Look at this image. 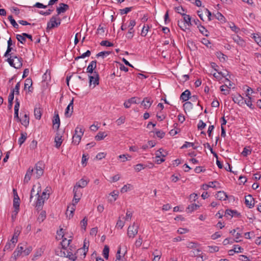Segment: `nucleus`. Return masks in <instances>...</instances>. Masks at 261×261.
Returning a JSON list of instances; mask_svg holds the SVG:
<instances>
[{"mask_svg":"<svg viewBox=\"0 0 261 261\" xmlns=\"http://www.w3.org/2000/svg\"><path fill=\"white\" fill-rule=\"evenodd\" d=\"M74 134L72 137V143L75 145H77L81 142V138L84 135V130L82 126H77L74 131Z\"/></svg>","mask_w":261,"mask_h":261,"instance_id":"f257e3e1","label":"nucleus"},{"mask_svg":"<svg viewBox=\"0 0 261 261\" xmlns=\"http://www.w3.org/2000/svg\"><path fill=\"white\" fill-rule=\"evenodd\" d=\"M10 65L16 69H19L22 66V60L21 58L16 56H12L7 59Z\"/></svg>","mask_w":261,"mask_h":261,"instance_id":"f03ea898","label":"nucleus"},{"mask_svg":"<svg viewBox=\"0 0 261 261\" xmlns=\"http://www.w3.org/2000/svg\"><path fill=\"white\" fill-rule=\"evenodd\" d=\"M75 252V249H72L71 247H67V248H63V250H61V255L63 254L64 256L68 257L70 260L74 261L77 257Z\"/></svg>","mask_w":261,"mask_h":261,"instance_id":"7ed1b4c3","label":"nucleus"},{"mask_svg":"<svg viewBox=\"0 0 261 261\" xmlns=\"http://www.w3.org/2000/svg\"><path fill=\"white\" fill-rule=\"evenodd\" d=\"M139 225L134 222L132 225H129L127 229V236L129 238H134L137 234Z\"/></svg>","mask_w":261,"mask_h":261,"instance_id":"20e7f679","label":"nucleus"},{"mask_svg":"<svg viewBox=\"0 0 261 261\" xmlns=\"http://www.w3.org/2000/svg\"><path fill=\"white\" fill-rule=\"evenodd\" d=\"M60 23L61 19L60 18H57L56 16H53L50 18L49 22L47 23V29H51L58 27Z\"/></svg>","mask_w":261,"mask_h":261,"instance_id":"39448f33","label":"nucleus"},{"mask_svg":"<svg viewBox=\"0 0 261 261\" xmlns=\"http://www.w3.org/2000/svg\"><path fill=\"white\" fill-rule=\"evenodd\" d=\"M80 189V188L76 186H74L73 188L74 197L73 201L75 203H77L80 201L82 195V193Z\"/></svg>","mask_w":261,"mask_h":261,"instance_id":"423d86ee","label":"nucleus"},{"mask_svg":"<svg viewBox=\"0 0 261 261\" xmlns=\"http://www.w3.org/2000/svg\"><path fill=\"white\" fill-rule=\"evenodd\" d=\"M90 85L93 83L94 87L99 84V75L97 71H94L93 75H89Z\"/></svg>","mask_w":261,"mask_h":261,"instance_id":"0eeeda50","label":"nucleus"},{"mask_svg":"<svg viewBox=\"0 0 261 261\" xmlns=\"http://www.w3.org/2000/svg\"><path fill=\"white\" fill-rule=\"evenodd\" d=\"M36 195H38V198L36 202V207L37 210H41L43 205L44 204L45 197L40 196L38 192L37 193Z\"/></svg>","mask_w":261,"mask_h":261,"instance_id":"6e6552de","label":"nucleus"},{"mask_svg":"<svg viewBox=\"0 0 261 261\" xmlns=\"http://www.w3.org/2000/svg\"><path fill=\"white\" fill-rule=\"evenodd\" d=\"M69 9V6L64 3H60L59 7L57 8L56 11L57 14L59 15L65 13Z\"/></svg>","mask_w":261,"mask_h":261,"instance_id":"1a4fd4ad","label":"nucleus"},{"mask_svg":"<svg viewBox=\"0 0 261 261\" xmlns=\"http://www.w3.org/2000/svg\"><path fill=\"white\" fill-rule=\"evenodd\" d=\"M245 203L246 206H247L250 208L254 206V200L251 195H248L245 196Z\"/></svg>","mask_w":261,"mask_h":261,"instance_id":"9d476101","label":"nucleus"},{"mask_svg":"<svg viewBox=\"0 0 261 261\" xmlns=\"http://www.w3.org/2000/svg\"><path fill=\"white\" fill-rule=\"evenodd\" d=\"M231 38L233 39L234 42L239 46L243 47L245 45V41L238 35H233L231 36Z\"/></svg>","mask_w":261,"mask_h":261,"instance_id":"9b49d317","label":"nucleus"},{"mask_svg":"<svg viewBox=\"0 0 261 261\" xmlns=\"http://www.w3.org/2000/svg\"><path fill=\"white\" fill-rule=\"evenodd\" d=\"M232 98L234 102L237 103L240 106H242L244 104V98L240 94H237L233 95Z\"/></svg>","mask_w":261,"mask_h":261,"instance_id":"f8f14e48","label":"nucleus"},{"mask_svg":"<svg viewBox=\"0 0 261 261\" xmlns=\"http://www.w3.org/2000/svg\"><path fill=\"white\" fill-rule=\"evenodd\" d=\"M24 245H22V244H19L16 248V249L15 250V251L13 252V256L16 259L17 257L19 256L20 255L23 254V249L24 247Z\"/></svg>","mask_w":261,"mask_h":261,"instance_id":"ddd939ff","label":"nucleus"},{"mask_svg":"<svg viewBox=\"0 0 261 261\" xmlns=\"http://www.w3.org/2000/svg\"><path fill=\"white\" fill-rule=\"evenodd\" d=\"M53 128L58 129L60 125V120L59 114L57 112H55V116L53 120Z\"/></svg>","mask_w":261,"mask_h":261,"instance_id":"4468645a","label":"nucleus"},{"mask_svg":"<svg viewBox=\"0 0 261 261\" xmlns=\"http://www.w3.org/2000/svg\"><path fill=\"white\" fill-rule=\"evenodd\" d=\"M39 163L36 165L34 170V175L36 178H39L43 173V170L41 166H38Z\"/></svg>","mask_w":261,"mask_h":261,"instance_id":"2eb2a0df","label":"nucleus"},{"mask_svg":"<svg viewBox=\"0 0 261 261\" xmlns=\"http://www.w3.org/2000/svg\"><path fill=\"white\" fill-rule=\"evenodd\" d=\"M73 109V99L71 100L69 104L65 110V115L67 117H69L71 115Z\"/></svg>","mask_w":261,"mask_h":261,"instance_id":"dca6fc26","label":"nucleus"},{"mask_svg":"<svg viewBox=\"0 0 261 261\" xmlns=\"http://www.w3.org/2000/svg\"><path fill=\"white\" fill-rule=\"evenodd\" d=\"M152 102L153 100L150 98L145 97L142 101L141 105L143 106L144 109H148L150 107Z\"/></svg>","mask_w":261,"mask_h":261,"instance_id":"f3484780","label":"nucleus"},{"mask_svg":"<svg viewBox=\"0 0 261 261\" xmlns=\"http://www.w3.org/2000/svg\"><path fill=\"white\" fill-rule=\"evenodd\" d=\"M96 61H92L87 68V72L94 74V72L96 71L95 69L96 67Z\"/></svg>","mask_w":261,"mask_h":261,"instance_id":"a211bd4d","label":"nucleus"},{"mask_svg":"<svg viewBox=\"0 0 261 261\" xmlns=\"http://www.w3.org/2000/svg\"><path fill=\"white\" fill-rule=\"evenodd\" d=\"M89 248V243L86 242V240H85L84 242L83 247L82 248H80L77 250V252H83L84 257H85L87 252L88 251Z\"/></svg>","mask_w":261,"mask_h":261,"instance_id":"6ab92c4d","label":"nucleus"},{"mask_svg":"<svg viewBox=\"0 0 261 261\" xmlns=\"http://www.w3.org/2000/svg\"><path fill=\"white\" fill-rule=\"evenodd\" d=\"M216 197L219 200H226L228 196L224 191H219L216 194Z\"/></svg>","mask_w":261,"mask_h":261,"instance_id":"aec40b11","label":"nucleus"},{"mask_svg":"<svg viewBox=\"0 0 261 261\" xmlns=\"http://www.w3.org/2000/svg\"><path fill=\"white\" fill-rule=\"evenodd\" d=\"M190 91L189 90H186L181 93L180 98L183 101H186L190 99Z\"/></svg>","mask_w":261,"mask_h":261,"instance_id":"412c9836","label":"nucleus"},{"mask_svg":"<svg viewBox=\"0 0 261 261\" xmlns=\"http://www.w3.org/2000/svg\"><path fill=\"white\" fill-rule=\"evenodd\" d=\"M16 244V242H12V240H10V242H8L5 245L4 251H10L12 250Z\"/></svg>","mask_w":261,"mask_h":261,"instance_id":"4be33fe9","label":"nucleus"},{"mask_svg":"<svg viewBox=\"0 0 261 261\" xmlns=\"http://www.w3.org/2000/svg\"><path fill=\"white\" fill-rule=\"evenodd\" d=\"M19 205L20 199L18 195H16V197H15L13 199V207L15 209L16 213L17 212V211H19Z\"/></svg>","mask_w":261,"mask_h":261,"instance_id":"5701e85b","label":"nucleus"},{"mask_svg":"<svg viewBox=\"0 0 261 261\" xmlns=\"http://www.w3.org/2000/svg\"><path fill=\"white\" fill-rule=\"evenodd\" d=\"M62 137L58 133L57 134V136L55 138V142H56V147L57 148H59L63 142V140L62 139Z\"/></svg>","mask_w":261,"mask_h":261,"instance_id":"b1692460","label":"nucleus"},{"mask_svg":"<svg viewBox=\"0 0 261 261\" xmlns=\"http://www.w3.org/2000/svg\"><path fill=\"white\" fill-rule=\"evenodd\" d=\"M61 239H62V241L61 243L62 247V250H63V248H67L68 247H69V245L70 244L72 240L71 239H67L65 237H64L63 238H61Z\"/></svg>","mask_w":261,"mask_h":261,"instance_id":"393cba45","label":"nucleus"},{"mask_svg":"<svg viewBox=\"0 0 261 261\" xmlns=\"http://www.w3.org/2000/svg\"><path fill=\"white\" fill-rule=\"evenodd\" d=\"M34 172V169L29 168L25 175V177L24 178V182H28V181L31 179V177L32 175L33 174V173Z\"/></svg>","mask_w":261,"mask_h":261,"instance_id":"a878e982","label":"nucleus"},{"mask_svg":"<svg viewBox=\"0 0 261 261\" xmlns=\"http://www.w3.org/2000/svg\"><path fill=\"white\" fill-rule=\"evenodd\" d=\"M89 180L82 178L80 180L76 182L75 186H77L80 188H83L87 186Z\"/></svg>","mask_w":261,"mask_h":261,"instance_id":"bb28decb","label":"nucleus"},{"mask_svg":"<svg viewBox=\"0 0 261 261\" xmlns=\"http://www.w3.org/2000/svg\"><path fill=\"white\" fill-rule=\"evenodd\" d=\"M34 116L36 119L39 120L40 119L42 116V111L41 108L38 107H36L34 109Z\"/></svg>","mask_w":261,"mask_h":261,"instance_id":"cd10ccee","label":"nucleus"},{"mask_svg":"<svg viewBox=\"0 0 261 261\" xmlns=\"http://www.w3.org/2000/svg\"><path fill=\"white\" fill-rule=\"evenodd\" d=\"M19 122H20L21 124L25 127L29 125V117L28 116V115L26 114H24V116L22 117V118L20 119V121H19Z\"/></svg>","mask_w":261,"mask_h":261,"instance_id":"c85d7f7f","label":"nucleus"},{"mask_svg":"<svg viewBox=\"0 0 261 261\" xmlns=\"http://www.w3.org/2000/svg\"><path fill=\"white\" fill-rule=\"evenodd\" d=\"M167 152L162 149H160L155 153L156 158H165L167 155Z\"/></svg>","mask_w":261,"mask_h":261,"instance_id":"c756f323","label":"nucleus"},{"mask_svg":"<svg viewBox=\"0 0 261 261\" xmlns=\"http://www.w3.org/2000/svg\"><path fill=\"white\" fill-rule=\"evenodd\" d=\"M199 206H200L198 204L192 203L188 206L186 211L188 213H192V212L197 210Z\"/></svg>","mask_w":261,"mask_h":261,"instance_id":"7c9ffc66","label":"nucleus"},{"mask_svg":"<svg viewBox=\"0 0 261 261\" xmlns=\"http://www.w3.org/2000/svg\"><path fill=\"white\" fill-rule=\"evenodd\" d=\"M239 214L238 213L237 211L235 210H226L225 212V216L227 217V216H230L231 217L233 216H238Z\"/></svg>","mask_w":261,"mask_h":261,"instance_id":"2f4dec72","label":"nucleus"},{"mask_svg":"<svg viewBox=\"0 0 261 261\" xmlns=\"http://www.w3.org/2000/svg\"><path fill=\"white\" fill-rule=\"evenodd\" d=\"M182 15L183 16L184 19L182 21H184V22L186 23L189 26H191L192 25L191 23V17L190 15H187L186 14H182Z\"/></svg>","mask_w":261,"mask_h":261,"instance_id":"473e14b6","label":"nucleus"},{"mask_svg":"<svg viewBox=\"0 0 261 261\" xmlns=\"http://www.w3.org/2000/svg\"><path fill=\"white\" fill-rule=\"evenodd\" d=\"M75 203L72 204V205L68 206V208H67V212H70V214L69 215V218H70L73 217V212H74L75 209Z\"/></svg>","mask_w":261,"mask_h":261,"instance_id":"72a5a7b5","label":"nucleus"},{"mask_svg":"<svg viewBox=\"0 0 261 261\" xmlns=\"http://www.w3.org/2000/svg\"><path fill=\"white\" fill-rule=\"evenodd\" d=\"M178 25L183 31H185L187 29H188L189 25L186 24L182 20L178 21Z\"/></svg>","mask_w":261,"mask_h":261,"instance_id":"f704fd0d","label":"nucleus"},{"mask_svg":"<svg viewBox=\"0 0 261 261\" xmlns=\"http://www.w3.org/2000/svg\"><path fill=\"white\" fill-rule=\"evenodd\" d=\"M32 85V81L30 78H28L25 80L24 89H26L28 88L29 91H31L30 88Z\"/></svg>","mask_w":261,"mask_h":261,"instance_id":"c9c22d12","label":"nucleus"},{"mask_svg":"<svg viewBox=\"0 0 261 261\" xmlns=\"http://www.w3.org/2000/svg\"><path fill=\"white\" fill-rule=\"evenodd\" d=\"M46 218V212L44 211L41 212L40 214L39 215L37 220L39 222V223L42 222Z\"/></svg>","mask_w":261,"mask_h":261,"instance_id":"e433bc0d","label":"nucleus"},{"mask_svg":"<svg viewBox=\"0 0 261 261\" xmlns=\"http://www.w3.org/2000/svg\"><path fill=\"white\" fill-rule=\"evenodd\" d=\"M107 136V135L105 132H100L97 134L95 138L96 140L100 141L103 139Z\"/></svg>","mask_w":261,"mask_h":261,"instance_id":"4c0bfd02","label":"nucleus"},{"mask_svg":"<svg viewBox=\"0 0 261 261\" xmlns=\"http://www.w3.org/2000/svg\"><path fill=\"white\" fill-rule=\"evenodd\" d=\"M109 253V247L108 245H105L102 251V254L106 259H108Z\"/></svg>","mask_w":261,"mask_h":261,"instance_id":"58836bf2","label":"nucleus"},{"mask_svg":"<svg viewBox=\"0 0 261 261\" xmlns=\"http://www.w3.org/2000/svg\"><path fill=\"white\" fill-rule=\"evenodd\" d=\"M43 79L45 82H48L50 80V72L47 70L43 75Z\"/></svg>","mask_w":261,"mask_h":261,"instance_id":"ea45409f","label":"nucleus"},{"mask_svg":"<svg viewBox=\"0 0 261 261\" xmlns=\"http://www.w3.org/2000/svg\"><path fill=\"white\" fill-rule=\"evenodd\" d=\"M27 139V134L26 133H21V137L18 139V143L20 146H21L24 142Z\"/></svg>","mask_w":261,"mask_h":261,"instance_id":"a19ab883","label":"nucleus"},{"mask_svg":"<svg viewBox=\"0 0 261 261\" xmlns=\"http://www.w3.org/2000/svg\"><path fill=\"white\" fill-rule=\"evenodd\" d=\"M8 19L10 21L11 24L13 25V27L16 29H18L19 25L17 23V22L15 21V20L13 18V17L10 15L8 16Z\"/></svg>","mask_w":261,"mask_h":261,"instance_id":"79ce46f5","label":"nucleus"},{"mask_svg":"<svg viewBox=\"0 0 261 261\" xmlns=\"http://www.w3.org/2000/svg\"><path fill=\"white\" fill-rule=\"evenodd\" d=\"M188 147H192L193 149H196L197 147L194 145L193 143L185 142V144L181 146V148H185Z\"/></svg>","mask_w":261,"mask_h":261,"instance_id":"37998d69","label":"nucleus"},{"mask_svg":"<svg viewBox=\"0 0 261 261\" xmlns=\"http://www.w3.org/2000/svg\"><path fill=\"white\" fill-rule=\"evenodd\" d=\"M121 248L119 247L117 250L116 254V259L115 261H124L123 256L120 255Z\"/></svg>","mask_w":261,"mask_h":261,"instance_id":"c03bdc74","label":"nucleus"},{"mask_svg":"<svg viewBox=\"0 0 261 261\" xmlns=\"http://www.w3.org/2000/svg\"><path fill=\"white\" fill-rule=\"evenodd\" d=\"M24 246L25 247H24L23 249V255L26 256L29 255L31 252V251H32V247L31 246L26 247L25 245Z\"/></svg>","mask_w":261,"mask_h":261,"instance_id":"a18cd8bd","label":"nucleus"},{"mask_svg":"<svg viewBox=\"0 0 261 261\" xmlns=\"http://www.w3.org/2000/svg\"><path fill=\"white\" fill-rule=\"evenodd\" d=\"M202 254V252L201 250L199 249H196L194 250L193 251H191V255L194 256H198L199 255H200Z\"/></svg>","mask_w":261,"mask_h":261,"instance_id":"49530a36","label":"nucleus"},{"mask_svg":"<svg viewBox=\"0 0 261 261\" xmlns=\"http://www.w3.org/2000/svg\"><path fill=\"white\" fill-rule=\"evenodd\" d=\"M228 86H227L226 85H222L220 87V90L222 92H223V94L225 95H227L229 94V90H228Z\"/></svg>","mask_w":261,"mask_h":261,"instance_id":"de8ad7c7","label":"nucleus"},{"mask_svg":"<svg viewBox=\"0 0 261 261\" xmlns=\"http://www.w3.org/2000/svg\"><path fill=\"white\" fill-rule=\"evenodd\" d=\"M215 17L216 19L218 20L221 21H225V18L223 16V15L220 12H218L215 15Z\"/></svg>","mask_w":261,"mask_h":261,"instance_id":"09e8293b","label":"nucleus"},{"mask_svg":"<svg viewBox=\"0 0 261 261\" xmlns=\"http://www.w3.org/2000/svg\"><path fill=\"white\" fill-rule=\"evenodd\" d=\"M184 107L185 110L190 111L193 108V104L190 101H187L184 104Z\"/></svg>","mask_w":261,"mask_h":261,"instance_id":"8fccbe9b","label":"nucleus"},{"mask_svg":"<svg viewBox=\"0 0 261 261\" xmlns=\"http://www.w3.org/2000/svg\"><path fill=\"white\" fill-rule=\"evenodd\" d=\"M149 28V27L148 25H147L146 26L144 25L141 31V36L144 37L146 36L147 34V32H148Z\"/></svg>","mask_w":261,"mask_h":261,"instance_id":"3c124183","label":"nucleus"},{"mask_svg":"<svg viewBox=\"0 0 261 261\" xmlns=\"http://www.w3.org/2000/svg\"><path fill=\"white\" fill-rule=\"evenodd\" d=\"M16 38L18 41H19L21 43H24L26 39L24 36H23V33L22 34H17L16 35Z\"/></svg>","mask_w":261,"mask_h":261,"instance_id":"603ef678","label":"nucleus"},{"mask_svg":"<svg viewBox=\"0 0 261 261\" xmlns=\"http://www.w3.org/2000/svg\"><path fill=\"white\" fill-rule=\"evenodd\" d=\"M110 53H111L110 51H101L96 55V57H101L102 58H104L105 57L109 55L110 54Z\"/></svg>","mask_w":261,"mask_h":261,"instance_id":"864d4df0","label":"nucleus"},{"mask_svg":"<svg viewBox=\"0 0 261 261\" xmlns=\"http://www.w3.org/2000/svg\"><path fill=\"white\" fill-rule=\"evenodd\" d=\"M57 239H61L65 237L63 228H60L59 230L57 231Z\"/></svg>","mask_w":261,"mask_h":261,"instance_id":"5fc2aeb1","label":"nucleus"},{"mask_svg":"<svg viewBox=\"0 0 261 261\" xmlns=\"http://www.w3.org/2000/svg\"><path fill=\"white\" fill-rule=\"evenodd\" d=\"M198 28H199V30L200 32V33H202L203 35H204L205 36H208V34H207L208 32L204 27L200 25V26L198 27Z\"/></svg>","mask_w":261,"mask_h":261,"instance_id":"6e6d98bb","label":"nucleus"},{"mask_svg":"<svg viewBox=\"0 0 261 261\" xmlns=\"http://www.w3.org/2000/svg\"><path fill=\"white\" fill-rule=\"evenodd\" d=\"M87 219L85 217L81 221V227L83 229H84L85 230L86 228V226L87 225Z\"/></svg>","mask_w":261,"mask_h":261,"instance_id":"4d7b16f0","label":"nucleus"},{"mask_svg":"<svg viewBox=\"0 0 261 261\" xmlns=\"http://www.w3.org/2000/svg\"><path fill=\"white\" fill-rule=\"evenodd\" d=\"M204 14L207 17V19L208 21H211L212 20V13L211 12L206 8L204 9Z\"/></svg>","mask_w":261,"mask_h":261,"instance_id":"13d9d810","label":"nucleus"},{"mask_svg":"<svg viewBox=\"0 0 261 261\" xmlns=\"http://www.w3.org/2000/svg\"><path fill=\"white\" fill-rule=\"evenodd\" d=\"M133 7H126L124 9L120 10V14L121 15L126 14L132 10Z\"/></svg>","mask_w":261,"mask_h":261,"instance_id":"bf43d9fd","label":"nucleus"},{"mask_svg":"<svg viewBox=\"0 0 261 261\" xmlns=\"http://www.w3.org/2000/svg\"><path fill=\"white\" fill-rule=\"evenodd\" d=\"M100 44L101 45V46H113L114 45L113 43L108 41H107V40H103V41H102Z\"/></svg>","mask_w":261,"mask_h":261,"instance_id":"052dcab7","label":"nucleus"},{"mask_svg":"<svg viewBox=\"0 0 261 261\" xmlns=\"http://www.w3.org/2000/svg\"><path fill=\"white\" fill-rule=\"evenodd\" d=\"M124 225V222L120 220V219H118L117 221V222L116 223V227L118 228L121 229L123 228V227Z\"/></svg>","mask_w":261,"mask_h":261,"instance_id":"680f3d73","label":"nucleus"},{"mask_svg":"<svg viewBox=\"0 0 261 261\" xmlns=\"http://www.w3.org/2000/svg\"><path fill=\"white\" fill-rule=\"evenodd\" d=\"M246 104L248 107H249L250 109H253V108L252 107V102H251V97H249L248 99L244 100V104Z\"/></svg>","mask_w":261,"mask_h":261,"instance_id":"e2e57ef3","label":"nucleus"},{"mask_svg":"<svg viewBox=\"0 0 261 261\" xmlns=\"http://www.w3.org/2000/svg\"><path fill=\"white\" fill-rule=\"evenodd\" d=\"M208 251L211 253L217 252L219 251V247L216 246H208Z\"/></svg>","mask_w":261,"mask_h":261,"instance_id":"0e129e2a","label":"nucleus"},{"mask_svg":"<svg viewBox=\"0 0 261 261\" xmlns=\"http://www.w3.org/2000/svg\"><path fill=\"white\" fill-rule=\"evenodd\" d=\"M251 150L245 147L244 148V149L242 152V154L244 156H247L248 155L250 154L251 153Z\"/></svg>","mask_w":261,"mask_h":261,"instance_id":"69168bd1","label":"nucleus"},{"mask_svg":"<svg viewBox=\"0 0 261 261\" xmlns=\"http://www.w3.org/2000/svg\"><path fill=\"white\" fill-rule=\"evenodd\" d=\"M233 248L235 249L236 253L243 252L244 251V249L238 245H234Z\"/></svg>","mask_w":261,"mask_h":261,"instance_id":"338daca9","label":"nucleus"},{"mask_svg":"<svg viewBox=\"0 0 261 261\" xmlns=\"http://www.w3.org/2000/svg\"><path fill=\"white\" fill-rule=\"evenodd\" d=\"M53 11V10L48 9V10L45 11V12H44L43 11H40L39 12V13L42 15L47 16V15H50L52 13Z\"/></svg>","mask_w":261,"mask_h":261,"instance_id":"774afa93","label":"nucleus"}]
</instances>
